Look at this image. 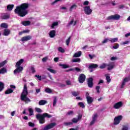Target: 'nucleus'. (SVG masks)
Returning a JSON list of instances; mask_svg holds the SVG:
<instances>
[{"instance_id": "nucleus-32", "label": "nucleus", "mask_w": 130, "mask_h": 130, "mask_svg": "<svg viewBox=\"0 0 130 130\" xmlns=\"http://www.w3.org/2000/svg\"><path fill=\"white\" fill-rule=\"evenodd\" d=\"M28 111L29 112V116L34 115V111H33V109L32 108H28Z\"/></svg>"}, {"instance_id": "nucleus-57", "label": "nucleus", "mask_w": 130, "mask_h": 130, "mask_svg": "<svg viewBox=\"0 0 130 130\" xmlns=\"http://www.w3.org/2000/svg\"><path fill=\"white\" fill-rule=\"evenodd\" d=\"M122 130H128V127L126 126H123Z\"/></svg>"}, {"instance_id": "nucleus-43", "label": "nucleus", "mask_w": 130, "mask_h": 130, "mask_svg": "<svg viewBox=\"0 0 130 130\" xmlns=\"http://www.w3.org/2000/svg\"><path fill=\"white\" fill-rule=\"evenodd\" d=\"M63 124H64V125H66V126H68L69 125H73V123L72 122H64Z\"/></svg>"}, {"instance_id": "nucleus-58", "label": "nucleus", "mask_w": 130, "mask_h": 130, "mask_svg": "<svg viewBox=\"0 0 130 130\" xmlns=\"http://www.w3.org/2000/svg\"><path fill=\"white\" fill-rule=\"evenodd\" d=\"M116 59H117V57H112L111 58V60H112V61L116 60Z\"/></svg>"}, {"instance_id": "nucleus-8", "label": "nucleus", "mask_w": 130, "mask_h": 130, "mask_svg": "<svg viewBox=\"0 0 130 130\" xmlns=\"http://www.w3.org/2000/svg\"><path fill=\"white\" fill-rule=\"evenodd\" d=\"M83 10L86 15H91L92 14V9L90 8V6H85L83 8Z\"/></svg>"}, {"instance_id": "nucleus-18", "label": "nucleus", "mask_w": 130, "mask_h": 130, "mask_svg": "<svg viewBox=\"0 0 130 130\" xmlns=\"http://www.w3.org/2000/svg\"><path fill=\"white\" fill-rule=\"evenodd\" d=\"M73 26H76L77 24V21H74V19H72L67 25L68 27H70L71 25H73Z\"/></svg>"}, {"instance_id": "nucleus-21", "label": "nucleus", "mask_w": 130, "mask_h": 130, "mask_svg": "<svg viewBox=\"0 0 130 130\" xmlns=\"http://www.w3.org/2000/svg\"><path fill=\"white\" fill-rule=\"evenodd\" d=\"M10 29H6L4 30L3 35H4V36H9V35H10Z\"/></svg>"}, {"instance_id": "nucleus-48", "label": "nucleus", "mask_w": 130, "mask_h": 130, "mask_svg": "<svg viewBox=\"0 0 130 130\" xmlns=\"http://www.w3.org/2000/svg\"><path fill=\"white\" fill-rule=\"evenodd\" d=\"M28 125H29V126H30L31 127H34V126H35V124H34V123H32L31 122H28Z\"/></svg>"}, {"instance_id": "nucleus-12", "label": "nucleus", "mask_w": 130, "mask_h": 130, "mask_svg": "<svg viewBox=\"0 0 130 130\" xmlns=\"http://www.w3.org/2000/svg\"><path fill=\"white\" fill-rule=\"evenodd\" d=\"M97 117H98V115H97V114H94L92 116V120H91L90 123V125H93V124H94V123L96 122V120H97Z\"/></svg>"}, {"instance_id": "nucleus-55", "label": "nucleus", "mask_w": 130, "mask_h": 130, "mask_svg": "<svg viewBox=\"0 0 130 130\" xmlns=\"http://www.w3.org/2000/svg\"><path fill=\"white\" fill-rule=\"evenodd\" d=\"M47 59H48V57H45L42 59V61H43V62H45V61H46Z\"/></svg>"}, {"instance_id": "nucleus-44", "label": "nucleus", "mask_w": 130, "mask_h": 130, "mask_svg": "<svg viewBox=\"0 0 130 130\" xmlns=\"http://www.w3.org/2000/svg\"><path fill=\"white\" fill-rule=\"evenodd\" d=\"M6 63H7V60H5L3 62L0 63V69L1 68H3V67L6 64Z\"/></svg>"}, {"instance_id": "nucleus-61", "label": "nucleus", "mask_w": 130, "mask_h": 130, "mask_svg": "<svg viewBox=\"0 0 130 130\" xmlns=\"http://www.w3.org/2000/svg\"><path fill=\"white\" fill-rule=\"evenodd\" d=\"M56 3H57V0H55L53 2L51 3V6H54V4H56Z\"/></svg>"}, {"instance_id": "nucleus-13", "label": "nucleus", "mask_w": 130, "mask_h": 130, "mask_svg": "<svg viewBox=\"0 0 130 130\" xmlns=\"http://www.w3.org/2000/svg\"><path fill=\"white\" fill-rule=\"evenodd\" d=\"M32 37L30 36L23 37L21 39L22 42H25V41H28V40H31Z\"/></svg>"}, {"instance_id": "nucleus-54", "label": "nucleus", "mask_w": 130, "mask_h": 130, "mask_svg": "<svg viewBox=\"0 0 130 130\" xmlns=\"http://www.w3.org/2000/svg\"><path fill=\"white\" fill-rule=\"evenodd\" d=\"M128 43H129V41H125V42H123L122 43V44L123 45H125V44H128Z\"/></svg>"}, {"instance_id": "nucleus-4", "label": "nucleus", "mask_w": 130, "mask_h": 130, "mask_svg": "<svg viewBox=\"0 0 130 130\" xmlns=\"http://www.w3.org/2000/svg\"><path fill=\"white\" fill-rule=\"evenodd\" d=\"M23 62H24V59H21L17 62L15 65L16 69L15 70L14 72V74L15 75H16V74L21 73V72L23 71V68L21 67V64H22Z\"/></svg>"}, {"instance_id": "nucleus-25", "label": "nucleus", "mask_w": 130, "mask_h": 130, "mask_svg": "<svg viewBox=\"0 0 130 130\" xmlns=\"http://www.w3.org/2000/svg\"><path fill=\"white\" fill-rule=\"evenodd\" d=\"M77 7L78 6H77V5L74 4L71 6V7L70 8L69 11H70V12H72L73 10H76V9H77Z\"/></svg>"}, {"instance_id": "nucleus-27", "label": "nucleus", "mask_w": 130, "mask_h": 130, "mask_svg": "<svg viewBox=\"0 0 130 130\" xmlns=\"http://www.w3.org/2000/svg\"><path fill=\"white\" fill-rule=\"evenodd\" d=\"M58 51H59V52H61V53H64L65 52V50L64 49H63V48L61 47H59L57 48Z\"/></svg>"}, {"instance_id": "nucleus-59", "label": "nucleus", "mask_w": 130, "mask_h": 130, "mask_svg": "<svg viewBox=\"0 0 130 130\" xmlns=\"http://www.w3.org/2000/svg\"><path fill=\"white\" fill-rule=\"evenodd\" d=\"M35 77L39 80V81H41V76L40 75H35Z\"/></svg>"}, {"instance_id": "nucleus-6", "label": "nucleus", "mask_w": 130, "mask_h": 130, "mask_svg": "<svg viewBox=\"0 0 130 130\" xmlns=\"http://www.w3.org/2000/svg\"><path fill=\"white\" fill-rule=\"evenodd\" d=\"M122 119V116L120 115L116 116L114 119L113 124L114 125H117L120 123V121Z\"/></svg>"}, {"instance_id": "nucleus-50", "label": "nucleus", "mask_w": 130, "mask_h": 130, "mask_svg": "<svg viewBox=\"0 0 130 130\" xmlns=\"http://www.w3.org/2000/svg\"><path fill=\"white\" fill-rule=\"evenodd\" d=\"M67 115H74V111H70L67 113Z\"/></svg>"}, {"instance_id": "nucleus-49", "label": "nucleus", "mask_w": 130, "mask_h": 130, "mask_svg": "<svg viewBox=\"0 0 130 130\" xmlns=\"http://www.w3.org/2000/svg\"><path fill=\"white\" fill-rule=\"evenodd\" d=\"M108 41H109V39H105V40H103V41L102 42V43L104 44L105 43H107Z\"/></svg>"}, {"instance_id": "nucleus-11", "label": "nucleus", "mask_w": 130, "mask_h": 130, "mask_svg": "<svg viewBox=\"0 0 130 130\" xmlns=\"http://www.w3.org/2000/svg\"><path fill=\"white\" fill-rule=\"evenodd\" d=\"M85 80H86V76L83 74H80L79 78V83H84Z\"/></svg>"}, {"instance_id": "nucleus-56", "label": "nucleus", "mask_w": 130, "mask_h": 130, "mask_svg": "<svg viewBox=\"0 0 130 130\" xmlns=\"http://www.w3.org/2000/svg\"><path fill=\"white\" fill-rule=\"evenodd\" d=\"M88 5H89V1H85L83 3V5L84 6H88Z\"/></svg>"}, {"instance_id": "nucleus-41", "label": "nucleus", "mask_w": 130, "mask_h": 130, "mask_svg": "<svg viewBox=\"0 0 130 130\" xmlns=\"http://www.w3.org/2000/svg\"><path fill=\"white\" fill-rule=\"evenodd\" d=\"M56 102H57V100L56 99V97L55 96L53 101V106L54 107H55V105H56Z\"/></svg>"}, {"instance_id": "nucleus-52", "label": "nucleus", "mask_w": 130, "mask_h": 130, "mask_svg": "<svg viewBox=\"0 0 130 130\" xmlns=\"http://www.w3.org/2000/svg\"><path fill=\"white\" fill-rule=\"evenodd\" d=\"M96 90L98 93H100V91L99 90H100V86H97L96 87Z\"/></svg>"}, {"instance_id": "nucleus-62", "label": "nucleus", "mask_w": 130, "mask_h": 130, "mask_svg": "<svg viewBox=\"0 0 130 130\" xmlns=\"http://www.w3.org/2000/svg\"><path fill=\"white\" fill-rule=\"evenodd\" d=\"M40 91H41L40 88L36 89V92L37 94H38V93H40Z\"/></svg>"}, {"instance_id": "nucleus-31", "label": "nucleus", "mask_w": 130, "mask_h": 130, "mask_svg": "<svg viewBox=\"0 0 130 130\" xmlns=\"http://www.w3.org/2000/svg\"><path fill=\"white\" fill-rule=\"evenodd\" d=\"M13 92H14V89L9 88L5 91V94H11V93H13Z\"/></svg>"}, {"instance_id": "nucleus-19", "label": "nucleus", "mask_w": 130, "mask_h": 130, "mask_svg": "<svg viewBox=\"0 0 130 130\" xmlns=\"http://www.w3.org/2000/svg\"><path fill=\"white\" fill-rule=\"evenodd\" d=\"M81 55H82V52L80 51L75 53L73 55V57H80Z\"/></svg>"}, {"instance_id": "nucleus-36", "label": "nucleus", "mask_w": 130, "mask_h": 130, "mask_svg": "<svg viewBox=\"0 0 130 130\" xmlns=\"http://www.w3.org/2000/svg\"><path fill=\"white\" fill-rule=\"evenodd\" d=\"M45 92H46V93H48L49 94H50L51 93H52V90L49 88H47L45 89Z\"/></svg>"}, {"instance_id": "nucleus-16", "label": "nucleus", "mask_w": 130, "mask_h": 130, "mask_svg": "<svg viewBox=\"0 0 130 130\" xmlns=\"http://www.w3.org/2000/svg\"><path fill=\"white\" fill-rule=\"evenodd\" d=\"M86 100L87 101V104H92V103H93V101L94 100V99H93V98L89 96V97H87L86 98Z\"/></svg>"}, {"instance_id": "nucleus-64", "label": "nucleus", "mask_w": 130, "mask_h": 130, "mask_svg": "<svg viewBox=\"0 0 130 130\" xmlns=\"http://www.w3.org/2000/svg\"><path fill=\"white\" fill-rule=\"evenodd\" d=\"M128 36H130V32L126 34L125 35V37H128Z\"/></svg>"}, {"instance_id": "nucleus-53", "label": "nucleus", "mask_w": 130, "mask_h": 130, "mask_svg": "<svg viewBox=\"0 0 130 130\" xmlns=\"http://www.w3.org/2000/svg\"><path fill=\"white\" fill-rule=\"evenodd\" d=\"M118 47H119V44H117L116 46H114L113 47V48H114V49H117V48H118Z\"/></svg>"}, {"instance_id": "nucleus-15", "label": "nucleus", "mask_w": 130, "mask_h": 130, "mask_svg": "<svg viewBox=\"0 0 130 130\" xmlns=\"http://www.w3.org/2000/svg\"><path fill=\"white\" fill-rule=\"evenodd\" d=\"M10 14L8 13L3 14L2 16V18L3 20H7L10 18Z\"/></svg>"}, {"instance_id": "nucleus-17", "label": "nucleus", "mask_w": 130, "mask_h": 130, "mask_svg": "<svg viewBox=\"0 0 130 130\" xmlns=\"http://www.w3.org/2000/svg\"><path fill=\"white\" fill-rule=\"evenodd\" d=\"M108 71H110V70H112L113 68H114V63L110 62L108 64H107Z\"/></svg>"}, {"instance_id": "nucleus-5", "label": "nucleus", "mask_w": 130, "mask_h": 130, "mask_svg": "<svg viewBox=\"0 0 130 130\" xmlns=\"http://www.w3.org/2000/svg\"><path fill=\"white\" fill-rule=\"evenodd\" d=\"M119 19H120V15L118 14L111 15V16H108L107 18V20H108V21H111V20H115L116 21H118Z\"/></svg>"}, {"instance_id": "nucleus-23", "label": "nucleus", "mask_w": 130, "mask_h": 130, "mask_svg": "<svg viewBox=\"0 0 130 130\" xmlns=\"http://www.w3.org/2000/svg\"><path fill=\"white\" fill-rule=\"evenodd\" d=\"M109 41L110 42H111V43H114V42H117V41H118V38H110L109 39Z\"/></svg>"}, {"instance_id": "nucleus-46", "label": "nucleus", "mask_w": 130, "mask_h": 130, "mask_svg": "<svg viewBox=\"0 0 130 130\" xmlns=\"http://www.w3.org/2000/svg\"><path fill=\"white\" fill-rule=\"evenodd\" d=\"M70 42H71V37H70L66 40V44H67V45L69 46V44H70Z\"/></svg>"}, {"instance_id": "nucleus-9", "label": "nucleus", "mask_w": 130, "mask_h": 130, "mask_svg": "<svg viewBox=\"0 0 130 130\" xmlns=\"http://www.w3.org/2000/svg\"><path fill=\"white\" fill-rule=\"evenodd\" d=\"M82 117H83V115H79L77 116V118H74L71 120V121H72V122H73V123H78V122H79L81 119H82Z\"/></svg>"}, {"instance_id": "nucleus-1", "label": "nucleus", "mask_w": 130, "mask_h": 130, "mask_svg": "<svg viewBox=\"0 0 130 130\" xmlns=\"http://www.w3.org/2000/svg\"><path fill=\"white\" fill-rule=\"evenodd\" d=\"M28 8H29V4L28 3H23L19 6H17L14 12L15 14H17L20 17H25L28 14V10H27Z\"/></svg>"}, {"instance_id": "nucleus-34", "label": "nucleus", "mask_w": 130, "mask_h": 130, "mask_svg": "<svg viewBox=\"0 0 130 130\" xmlns=\"http://www.w3.org/2000/svg\"><path fill=\"white\" fill-rule=\"evenodd\" d=\"M47 70L48 71V72H50V73H51L52 74H56V71L53 69L51 68H47Z\"/></svg>"}, {"instance_id": "nucleus-2", "label": "nucleus", "mask_w": 130, "mask_h": 130, "mask_svg": "<svg viewBox=\"0 0 130 130\" xmlns=\"http://www.w3.org/2000/svg\"><path fill=\"white\" fill-rule=\"evenodd\" d=\"M27 96H28V88L27 87V84H25L20 98L22 101H24L25 104H28V103L31 102V100L28 98Z\"/></svg>"}, {"instance_id": "nucleus-14", "label": "nucleus", "mask_w": 130, "mask_h": 130, "mask_svg": "<svg viewBox=\"0 0 130 130\" xmlns=\"http://www.w3.org/2000/svg\"><path fill=\"white\" fill-rule=\"evenodd\" d=\"M87 85L89 88L93 87V78H89L87 80Z\"/></svg>"}, {"instance_id": "nucleus-30", "label": "nucleus", "mask_w": 130, "mask_h": 130, "mask_svg": "<svg viewBox=\"0 0 130 130\" xmlns=\"http://www.w3.org/2000/svg\"><path fill=\"white\" fill-rule=\"evenodd\" d=\"M7 73V69L6 68H3L0 70V75L1 74H5Z\"/></svg>"}, {"instance_id": "nucleus-51", "label": "nucleus", "mask_w": 130, "mask_h": 130, "mask_svg": "<svg viewBox=\"0 0 130 130\" xmlns=\"http://www.w3.org/2000/svg\"><path fill=\"white\" fill-rule=\"evenodd\" d=\"M30 71H31L33 74H34V73H36V71L35 70V68H34V67H31L30 69Z\"/></svg>"}, {"instance_id": "nucleus-47", "label": "nucleus", "mask_w": 130, "mask_h": 130, "mask_svg": "<svg viewBox=\"0 0 130 130\" xmlns=\"http://www.w3.org/2000/svg\"><path fill=\"white\" fill-rule=\"evenodd\" d=\"M35 110H36V111H37V112H38V113L42 112V110H41V109H40L39 108H36Z\"/></svg>"}, {"instance_id": "nucleus-3", "label": "nucleus", "mask_w": 130, "mask_h": 130, "mask_svg": "<svg viewBox=\"0 0 130 130\" xmlns=\"http://www.w3.org/2000/svg\"><path fill=\"white\" fill-rule=\"evenodd\" d=\"M45 117L50 118L52 117V115H49L46 113H44L42 115L40 114H38L36 115V118L39 120V123L41 124H43V123L45 122Z\"/></svg>"}, {"instance_id": "nucleus-63", "label": "nucleus", "mask_w": 130, "mask_h": 130, "mask_svg": "<svg viewBox=\"0 0 130 130\" xmlns=\"http://www.w3.org/2000/svg\"><path fill=\"white\" fill-rule=\"evenodd\" d=\"M66 84H67V85H71V81L70 80H67L66 81Z\"/></svg>"}, {"instance_id": "nucleus-28", "label": "nucleus", "mask_w": 130, "mask_h": 130, "mask_svg": "<svg viewBox=\"0 0 130 130\" xmlns=\"http://www.w3.org/2000/svg\"><path fill=\"white\" fill-rule=\"evenodd\" d=\"M46 103H47V102H46V101L43 100L40 101L39 102V105H45V104H46Z\"/></svg>"}, {"instance_id": "nucleus-37", "label": "nucleus", "mask_w": 130, "mask_h": 130, "mask_svg": "<svg viewBox=\"0 0 130 130\" xmlns=\"http://www.w3.org/2000/svg\"><path fill=\"white\" fill-rule=\"evenodd\" d=\"M72 94L73 96L76 97V96H79L80 92L79 91H73L72 92Z\"/></svg>"}, {"instance_id": "nucleus-10", "label": "nucleus", "mask_w": 130, "mask_h": 130, "mask_svg": "<svg viewBox=\"0 0 130 130\" xmlns=\"http://www.w3.org/2000/svg\"><path fill=\"white\" fill-rule=\"evenodd\" d=\"M122 107V102H119L115 103L113 106V108L115 109H119L121 107Z\"/></svg>"}, {"instance_id": "nucleus-35", "label": "nucleus", "mask_w": 130, "mask_h": 130, "mask_svg": "<svg viewBox=\"0 0 130 130\" xmlns=\"http://www.w3.org/2000/svg\"><path fill=\"white\" fill-rule=\"evenodd\" d=\"M5 87V84L4 83L0 82V92H2L3 90H4V88Z\"/></svg>"}, {"instance_id": "nucleus-24", "label": "nucleus", "mask_w": 130, "mask_h": 130, "mask_svg": "<svg viewBox=\"0 0 130 130\" xmlns=\"http://www.w3.org/2000/svg\"><path fill=\"white\" fill-rule=\"evenodd\" d=\"M14 5H8L7 6V11H12V10H13V9H14Z\"/></svg>"}, {"instance_id": "nucleus-39", "label": "nucleus", "mask_w": 130, "mask_h": 130, "mask_svg": "<svg viewBox=\"0 0 130 130\" xmlns=\"http://www.w3.org/2000/svg\"><path fill=\"white\" fill-rule=\"evenodd\" d=\"M106 79L107 81V83H109L111 81V79H110V76H108V74L106 75Z\"/></svg>"}, {"instance_id": "nucleus-42", "label": "nucleus", "mask_w": 130, "mask_h": 130, "mask_svg": "<svg viewBox=\"0 0 130 130\" xmlns=\"http://www.w3.org/2000/svg\"><path fill=\"white\" fill-rule=\"evenodd\" d=\"M106 67H107V64L104 63L103 64H102L100 66V68L102 69H105V68H106Z\"/></svg>"}, {"instance_id": "nucleus-29", "label": "nucleus", "mask_w": 130, "mask_h": 130, "mask_svg": "<svg viewBox=\"0 0 130 130\" xmlns=\"http://www.w3.org/2000/svg\"><path fill=\"white\" fill-rule=\"evenodd\" d=\"M96 68H98L97 64H91L89 66V69H96Z\"/></svg>"}, {"instance_id": "nucleus-38", "label": "nucleus", "mask_w": 130, "mask_h": 130, "mask_svg": "<svg viewBox=\"0 0 130 130\" xmlns=\"http://www.w3.org/2000/svg\"><path fill=\"white\" fill-rule=\"evenodd\" d=\"M59 67H61L62 69H68L69 68V66L66 64H59Z\"/></svg>"}, {"instance_id": "nucleus-60", "label": "nucleus", "mask_w": 130, "mask_h": 130, "mask_svg": "<svg viewBox=\"0 0 130 130\" xmlns=\"http://www.w3.org/2000/svg\"><path fill=\"white\" fill-rule=\"evenodd\" d=\"M103 83H104V81L102 80H100L99 83H98V85H101V84H103Z\"/></svg>"}, {"instance_id": "nucleus-26", "label": "nucleus", "mask_w": 130, "mask_h": 130, "mask_svg": "<svg viewBox=\"0 0 130 130\" xmlns=\"http://www.w3.org/2000/svg\"><path fill=\"white\" fill-rule=\"evenodd\" d=\"M72 61V62H81V59L80 58H73Z\"/></svg>"}, {"instance_id": "nucleus-33", "label": "nucleus", "mask_w": 130, "mask_h": 130, "mask_svg": "<svg viewBox=\"0 0 130 130\" xmlns=\"http://www.w3.org/2000/svg\"><path fill=\"white\" fill-rule=\"evenodd\" d=\"M0 27L1 28H4L5 29H7V28H8V24L6 23H3L1 24Z\"/></svg>"}, {"instance_id": "nucleus-40", "label": "nucleus", "mask_w": 130, "mask_h": 130, "mask_svg": "<svg viewBox=\"0 0 130 130\" xmlns=\"http://www.w3.org/2000/svg\"><path fill=\"white\" fill-rule=\"evenodd\" d=\"M58 22H53L52 24V25H51V28H52V29H53V28H54V27L56 26H58Z\"/></svg>"}, {"instance_id": "nucleus-45", "label": "nucleus", "mask_w": 130, "mask_h": 130, "mask_svg": "<svg viewBox=\"0 0 130 130\" xmlns=\"http://www.w3.org/2000/svg\"><path fill=\"white\" fill-rule=\"evenodd\" d=\"M78 105H79L80 107H82V108H85V105L84 104V103H83V102H79L78 103Z\"/></svg>"}, {"instance_id": "nucleus-20", "label": "nucleus", "mask_w": 130, "mask_h": 130, "mask_svg": "<svg viewBox=\"0 0 130 130\" xmlns=\"http://www.w3.org/2000/svg\"><path fill=\"white\" fill-rule=\"evenodd\" d=\"M21 24L23 25V26H29L31 24V22L29 21H22Z\"/></svg>"}, {"instance_id": "nucleus-7", "label": "nucleus", "mask_w": 130, "mask_h": 130, "mask_svg": "<svg viewBox=\"0 0 130 130\" xmlns=\"http://www.w3.org/2000/svg\"><path fill=\"white\" fill-rule=\"evenodd\" d=\"M55 125H56V123L55 122H52L51 123L48 125H47L46 126H45L44 128H43V130H49V129H51V128H53V127H54V126H55Z\"/></svg>"}, {"instance_id": "nucleus-22", "label": "nucleus", "mask_w": 130, "mask_h": 130, "mask_svg": "<svg viewBox=\"0 0 130 130\" xmlns=\"http://www.w3.org/2000/svg\"><path fill=\"white\" fill-rule=\"evenodd\" d=\"M49 36L51 38H53L55 36V30H51L49 33Z\"/></svg>"}]
</instances>
